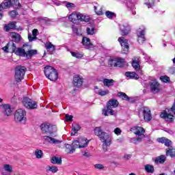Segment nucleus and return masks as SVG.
<instances>
[{
  "instance_id": "nucleus-1",
  "label": "nucleus",
  "mask_w": 175,
  "mask_h": 175,
  "mask_svg": "<svg viewBox=\"0 0 175 175\" xmlns=\"http://www.w3.org/2000/svg\"><path fill=\"white\" fill-rule=\"evenodd\" d=\"M94 135L98 136L103 143V150L104 151H107V148L110 147V145L111 144V136H110L109 133L103 131L100 126L94 129Z\"/></svg>"
},
{
  "instance_id": "nucleus-2",
  "label": "nucleus",
  "mask_w": 175,
  "mask_h": 175,
  "mask_svg": "<svg viewBox=\"0 0 175 175\" xmlns=\"http://www.w3.org/2000/svg\"><path fill=\"white\" fill-rule=\"evenodd\" d=\"M131 131L137 136L134 140L135 143H140L146 138V130L142 126H134L131 129Z\"/></svg>"
},
{
  "instance_id": "nucleus-3",
  "label": "nucleus",
  "mask_w": 175,
  "mask_h": 175,
  "mask_svg": "<svg viewBox=\"0 0 175 175\" xmlns=\"http://www.w3.org/2000/svg\"><path fill=\"white\" fill-rule=\"evenodd\" d=\"M68 18L71 23L76 24L77 21H85L88 23L90 21V17L87 15H84L80 12H72L68 16Z\"/></svg>"
},
{
  "instance_id": "nucleus-4",
  "label": "nucleus",
  "mask_w": 175,
  "mask_h": 175,
  "mask_svg": "<svg viewBox=\"0 0 175 175\" xmlns=\"http://www.w3.org/2000/svg\"><path fill=\"white\" fill-rule=\"evenodd\" d=\"M44 75L51 81H57L58 80L57 70L50 66H46L44 68Z\"/></svg>"
},
{
  "instance_id": "nucleus-5",
  "label": "nucleus",
  "mask_w": 175,
  "mask_h": 175,
  "mask_svg": "<svg viewBox=\"0 0 175 175\" xmlns=\"http://www.w3.org/2000/svg\"><path fill=\"white\" fill-rule=\"evenodd\" d=\"M14 120L16 122L25 124L27 122V111L23 109H18L15 111Z\"/></svg>"
},
{
  "instance_id": "nucleus-6",
  "label": "nucleus",
  "mask_w": 175,
  "mask_h": 175,
  "mask_svg": "<svg viewBox=\"0 0 175 175\" xmlns=\"http://www.w3.org/2000/svg\"><path fill=\"white\" fill-rule=\"evenodd\" d=\"M27 68L24 66H18L15 70L14 80L16 83H20L24 79V75H25V70Z\"/></svg>"
},
{
  "instance_id": "nucleus-7",
  "label": "nucleus",
  "mask_w": 175,
  "mask_h": 175,
  "mask_svg": "<svg viewBox=\"0 0 175 175\" xmlns=\"http://www.w3.org/2000/svg\"><path fill=\"white\" fill-rule=\"evenodd\" d=\"M88 143H90V141L86 138H80L78 140L73 141L72 147L74 148H85V147H88Z\"/></svg>"
},
{
  "instance_id": "nucleus-8",
  "label": "nucleus",
  "mask_w": 175,
  "mask_h": 175,
  "mask_svg": "<svg viewBox=\"0 0 175 175\" xmlns=\"http://www.w3.org/2000/svg\"><path fill=\"white\" fill-rule=\"evenodd\" d=\"M22 103L26 109H33L38 107V103L28 97L23 98Z\"/></svg>"
},
{
  "instance_id": "nucleus-9",
  "label": "nucleus",
  "mask_w": 175,
  "mask_h": 175,
  "mask_svg": "<svg viewBox=\"0 0 175 175\" xmlns=\"http://www.w3.org/2000/svg\"><path fill=\"white\" fill-rule=\"evenodd\" d=\"M118 40L121 45L122 54H128L129 51V43L128 42V40L125 39L124 37H120Z\"/></svg>"
},
{
  "instance_id": "nucleus-10",
  "label": "nucleus",
  "mask_w": 175,
  "mask_h": 175,
  "mask_svg": "<svg viewBox=\"0 0 175 175\" xmlns=\"http://www.w3.org/2000/svg\"><path fill=\"white\" fill-rule=\"evenodd\" d=\"M144 116V121L148 122L152 120V116L151 115V110L147 107H144L140 110Z\"/></svg>"
},
{
  "instance_id": "nucleus-11",
  "label": "nucleus",
  "mask_w": 175,
  "mask_h": 175,
  "mask_svg": "<svg viewBox=\"0 0 175 175\" xmlns=\"http://www.w3.org/2000/svg\"><path fill=\"white\" fill-rule=\"evenodd\" d=\"M14 0H5L3 3L0 5V20L2 18V10L3 9H9L13 6Z\"/></svg>"
},
{
  "instance_id": "nucleus-12",
  "label": "nucleus",
  "mask_w": 175,
  "mask_h": 175,
  "mask_svg": "<svg viewBox=\"0 0 175 175\" xmlns=\"http://www.w3.org/2000/svg\"><path fill=\"white\" fill-rule=\"evenodd\" d=\"M150 91L153 94H157V92H159L161 91V85H159V83H158L156 79L152 80L150 83Z\"/></svg>"
},
{
  "instance_id": "nucleus-13",
  "label": "nucleus",
  "mask_w": 175,
  "mask_h": 175,
  "mask_svg": "<svg viewBox=\"0 0 175 175\" xmlns=\"http://www.w3.org/2000/svg\"><path fill=\"white\" fill-rule=\"evenodd\" d=\"M27 44H25L21 48H18L15 51L16 55H18L19 57H27Z\"/></svg>"
},
{
  "instance_id": "nucleus-14",
  "label": "nucleus",
  "mask_w": 175,
  "mask_h": 175,
  "mask_svg": "<svg viewBox=\"0 0 175 175\" xmlns=\"http://www.w3.org/2000/svg\"><path fill=\"white\" fill-rule=\"evenodd\" d=\"M84 82V79L80 75H75L73 78V85L77 87V88H80L81 85H83V83Z\"/></svg>"
},
{
  "instance_id": "nucleus-15",
  "label": "nucleus",
  "mask_w": 175,
  "mask_h": 175,
  "mask_svg": "<svg viewBox=\"0 0 175 175\" xmlns=\"http://www.w3.org/2000/svg\"><path fill=\"white\" fill-rule=\"evenodd\" d=\"M83 46L91 50L95 47V45L91 42V40L87 37H83L81 42Z\"/></svg>"
},
{
  "instance_id": "nucleus-16",
  "label": "nucleus",
  "mask_w": 175,
  "mask_h": 175,
  "mask_svg": "<svg viewBox=\"0 0 175 175\" xmlns=\"http://www.w3.org/2000/svg\"><path fill=\"white\" fill-rule=\"evenodd\" d=\"M42 139L44 142H45L46 143H49V144H59V143H61V141H59V139H57L53 137L47 135L43 136Z\"/></svg>"
},
{
  "instance_id": "nucleus-17",
  "label": "nucleus",
  "mask_w": 175,
  "mask_h": 175,
  "mask_svg": "<svg viewBox=\"0 0 175 175\" xmlns=\"http://www.w3.org/2000/svg\"><path fill=\"white\" fill-rule=\"evenodd\" d=\"M145 33L146 31L144 30V29H139L137 31V41L139 43V44H143V43H144V42L146 41V38L144 37Z\"/></svg>"
},
{
  "instance_id": "nucleus-18",
  "label": "nucleus",
  "mask_w": 175,
  "mask_h": 175,
  "mask_svg": "<svg viewBox=\"0 0 175 175\" xmlns=\"http://www.w3.org/2000/svg\"><path fill=\"white\" fill-rule=\"evenodd\" d=\"M36 54H38V51L36 49H31V46L27 44L26 58H27V59H31L32 57H33V55H36Z\"/></svg>"
},
{
  "instance_id": "nucleus-19",
  "label": "nucleus",
  "mask_w": 175,
  "mask_h": 175,
  "mask_svg": "<svg viewBox=\"0 0 175 175\" xmlns=\"http://www.w3.org/2000/svg\"><path fill=\"white\" fill-rule=\"evenodd\" d=\"M1 108L3 110L5 116L7 117H10L12 116V107L9 104H3Z\"/></svg>"
},
{
  "instance_id": "nucleus-20",
  "label": "nucleus",
  "mask_w": 175,
  "mask_h": 175,
  "mask_svg": "<svg viewBox=\"0 0 175 175\" xmlns=\"http://www.w3.org/2000/svg\"><path fill=\"white\" fill-rule=\"evenodd\" d=\"M11 173H13V166L9 164H5L3 167L2 174L10 175Z\"/></svg>"
},
{
  "instance_id": "nucleus-21",
  "label": "nucleus",
  "mask_w": 175,
  "mask_h": 175,
  "mask_svg": "<svg viewBox=\"0 0 175 175\" xmlns=\"http://www.w3.org/2000/svg\"><path fill=\"white\" fill-rule=\"evenodd\" d=\"M103 115L107 116H116V112L113 110V108L109 107V105H107V109H103Z\"/></svg>"
},
{
  "instance_id": "nucleus-22",
  "label": "nucleus",
  "mask_w": 175,
  "mask_h": 175,
  "mask_svg": "<svg viewBox=\"0 0 175 175\" xmlns=\"http://www.w3.org/2000/svg\"><path fill=\"white\" fill-rule=\"evenodd\" d=\"M56 133H57V126L50 124L47 135H51V136L55 137V136H57Z\"/></svg>"
},
{
  "instance_id": "nucleus-23",
  "label": "nucleus",
  "mask_w": 175,
  "mask_h": 175,
  "mask_svg": "<svg viewBox=\"0 0 175 175\" xmlns=\"http://www.w3.org/2000/svg\"><path fill=\"white\" fill-rule=\"evenodd\" d=\"M94 12L98 16H102L103 14V6L96 4L94 6Z\"/></svg>"
},
{
  "instance_id": "nucleus-24",
  "label": "nucleus",
  "mask_w": 175,
  "mask_h": 175,
  "mask_svg": "<svg viewBox=\"0 0 175 175\" xmlns=\"http://www.w3.org/2000/svg\"><path fill=\"white\" fill-rule=\"evenodd\" d=\"M45 48L49 53L53 54V51H55V46L51 42H48L45 44Z\"/></svg>"
},
{
  "instance_id": "nucleus-25",
  "label": "nucleus",
  "mask_w": 175,
  "mask_h": 175,
  "mask_svg": "<svg viewBox=\"0 0 175 175\" xmlns=\"http://www.w3.org/2000/svg\"><path fill=\"white\" fill-rule=\"evenodd\" d=\"M120 29L121 31V34L122 35H128V33H129V32L131 31V27H129V26H125V25H120Z\"/></svg>"
},
{
  "instance_id": "nucleus-26",
  "label": "nucleus",
  "mask_w": 175,
  "mask_h": 175,
  "mask_svg": "<svg viewBox=\"0 0 175 175\" xmlns=\"http://www.w3.org/2000/svg\"><path fill=\"white\" fill-rule=\"evenodd\" d=\"M125 76L127 79H134L135 80H137L139 79V75L136 74L135 72H125Z\"/></svg>"
},
{
  "instance_id": "nucleus-27",
  "label": "nucleus",
  "mask_w": 175,
  "mask_h": 175,
  "mask_svg": "<svg viewBox=\"0 0 175 175\" xmlns=\"http://www.w3.org/2000/svg\"><path fill=\"white\" fill-rule=\"evenodd\" d=\"M65 151L67 152V154H72L75 152L76 148L73 147V143L72 145L66 144L65 145Z\"/></svg>"
},
{
  "instance_id": "nucleus-28",
  "label": "nucleus",
  "mask_w": 175,
  "mask_h": 175,
  "mask_svg": "<svg viewBox=\"0 0 175 175\" xmlns=\"http://www.w3.org/2000/svg\"><path fill=\"white\" fill-rule=\"evenodd\" d=\"M81 127H80V125L77 123L72 124V128L71 131V136H75V133H77L81 129Z\"/></svg>"
},
{
  "instance_id": "nucleus-29",
  "label": "nucleus",
  "mask_w": 175,
  "mask_h": 175,
  "mask_svg": "<svg viewBox=\"0 0 175 175\" xmlns=\"http://www.w3.org/2000/svg\"><path fill=\"white\" fill-rule=\"evenodd\" d=\"M107 105L111 109H115L118 107V101L116 99L109 100Z\"/></svg>"
},
{
  "instance_id": "nucleus-30",
  "label": "nucleus",
  "mask_w": 175,
  "mask_h": 175,
  "mask_svg": "<svg viewBox=\"0 0 175 175\" xmlns=\"http://www.w3.org/2000/svg\"><path fill=\"white\" fill-rule=\"evenodd\" d=\"M38 36V29H34L32 31V35H28V39L29 42H33V40H36V36Z\"/></svg>"
},
{
  "instance_id": "nucleus-31",
  "label": "nucleus",
  "mask_w": 175,
  "mask_h": 175,
  "mask_svg": "<svg viewBox=\"0 0 175 175\" xmlns=\"http://www.w3.org/2000/svg\"><path fill=\"white\" fill-rule=\"evenodd\" d=\"M50 127L49 123H44L40 125L41 131L42 133H46V135L49 133V129Z\"/></svg>"
},
{
  "instance_id": "nucleus-32",
  "label": "nucleus",
  "mask_w": 175,
  "mask_h": 175,
  "mask_svg": "<svg viewBox=\"0 0 175 175\" xmlns=\"http://www.w3.org/2000/svg\"><path fill=\"white\" fill-rule=\"evenodd\" d=\"M132 66L133 69H135V70L139 72V73H142V70H140V64H139V62H137V60H133Z\"/></svg>"
},
{
  "instance_id": "nucleus-33",
  "label": "nucleus",
  "mask_w": 175,
  "mask_h": 175,
  "mask_svg": "<svg viewBox=\"0 0 175 175\" xmlns=\"http://www.w3.org/2000/svg\"><path fill=\"white\" fill-rule=\"evenodd\" d=\"M103 83L105 87H112V85H114V80L113 79H104Z\"/></svg>"
},
{
  "instance_id": "nucleus-34",
  "label": "nucleus",
  "mask_w": 175,
  "mask_h": 175,
  "mask_svg": "<svg viewBox=\"0 0 175 175\" xmlns=\"http://www.w3.org/2000/svg\"><path fill=\"white\" fill-rule=\"evenodd\" d=\"M166 156L171 157V158L174 157H175V148L171 146L170 148L167 149Z\"/></svg>"
},
{
  "instance_id": "nucleus-35",
  "label": "nucleus",
  "mask_w": 175,
  "mask_h": 175,
  "mask_svg": "<svg viewBox=\"0 0 175 175\" xmlns=\"http://www.w3.org/2000/svg\"><path fill=\"white\" fill-rule=\"evenodd\" d=\"M166 161V156L161 155L154 159L155 163H165Z\"/></svg>"
},
{
  "instance_id": "nucleus-36",
  "label": "nucleus",
  "mask_w": 175,
  "mask_h": 175,
  "mask_svg": "<svg viewBox=\"0 0 175 175\" xmlns=\"http://www.w3.org/2000/svg\"><path fill=\"white\" fill-rule=\"evenodd\" d=\"M14 28H16V22H12L8 25H6L4 29L6 32H8V31H10V29H14Z\"/></svg>"
},
{
  "instance_id": "nucleus-37",
  "label": "nucleus",
  "mask_w": 175,
  "mask_h": 175,
  "mask_svg": "<svg viewBox=\"0 0 175 175\" xmlns=\"http://www.w3.org/2000/svg\"><path fill=\"white\" fill-rule=\"evenodd\" d=\"M86 32L88 35H94L96 33L95 31V27L94 25H91L87 27Z\"/></svg>"
},
{
  "instance_id": "nucleus-38",
  "label": "nucleus",
  "mask_w": 175,
  "mask_h": 175,
  "mask_svg": "<svg viewBox=\"0 0 175 175\" xmlns=\"http://www.w3.org/2000/svg\"><path fill=\"white\" fill-rule=\"evenodd\" d=\"M34 155L37 159H42V158H43V151L40 149H36L34 151Z\"/></svg>"
},
{
  "instance_id": "nucleus-39",
  "label": "nucleus",
  "mask_w": 175,
  "mask_h": 175,
  "mask_svg": "<svg viewBox=\"0 0 175 175\" xmlns=\"http://www.w3.org/2000/svg\"><path fill=\"white\" fill-rule=\"evenodd\" d=\"M51 163H53V165H61L62 163V159L60 157H52Z\"/></svg>"
},
{
  "instance_id": "nucleus-40",
  "label": "nucleus",
  "mask_w": 175,
  "mask_h": 175,
  "mask_svg": "<svg viewBox=\"0 0 175 175\" xmlns=\"http://www.w3.org/2000/svg\"><path fill=\"white\" fill-rule=\"evenodd\" d=\"M125 64V59L122 58H116V66L122 68Z\"/></svg>"
},
{
  "instance_id": "nucleus-41",
  "label": "nucleus",
  "mask_w": 175,
  "mask_h": 175,
  "mask_svg": "<svg viewBox=\"0 0 175 175\" xmlns=\"http://www.w3.org/2000/svg\"><path fill=\"white\" fill-rule=\"evenodd\" d=\"M70 53L72 57L77 58L78 59H80V58H83V57H84V54H83V53L71 51Z\"/></svg>"
},
{
  "instance_id": "nucleus-42",
  "label": "nucleus",
  "mask_w": 175,
  "mask_h": 175,
  "mask_svg": "<svg viewBox=\"0 0 175 175\" xmlns=\"http://www.w3.org/2000/svg\"><path fill=\"white\" fill-rule=\"evenodd\" d=\"M8 50H12V53H15L16 50H17V49L16 47V44H14V42L11 41V42H8Z\"/></svg>"
},
{
  "instance_id": "nucleus-43",
  "label": "nucleus",
  "mask_w": 175,
  "mask_h": 175,
  "mask_svg": "<svg viewBox=\"0 0 175 175\" xmlns=\"http://www.w3.org/2000/svg\"><path fill=\"white\" fill-rule=\"evenodd\" d=\"M11 37L12 38L13 40H14V42H18L20 39H21V36H20V34L14 32L11 33Z\"/></svg>"
},
{
  "instance_id": "nucleus-44",
  "label": "nucleus",
  "mask_w": 175,
  "mask_h": 175,
  "mask_svg": "<svg viewBox=\"0 0 175 175\" xmlns=\"http://www.w3.org/2000/svg\"><path fill=\"white\" fill-rule=\"evenodd\" d=\"M144 169L147 173H154V166L150 164L146 165Z\"/></svg>"
},
{
  "instance_id": "nucleus-45",
  "label": "nucleus",
  "mask_w": 175,
  "mask_h": 175,
  "mask_svg": "<svg viewBox=\"0 0 175 175\" xmlns=\"http://www.w3.org/2000/svg\"><path fill=\"white\" fill-rule=\"evenodd\" d=\"M118 95L120 98H122L123 100H129V96H128V95L124 92H120L118 94Z\"/></svg>"
},
{
  "instance_id": "nucleus-46",
  "label": "nucleus",
  "mask_w": 175,
  "mask_h": 175,
  "mask_svg": "<svg viewBox=\"0 0 175 175\" xmlns=\"http://www.w3.org/2000/svg\"><path fill=\"white\" fill-rule=\"evenodd\" d=\"M154 3H155V0H145V5L148 6V9H150V8H152V6H154Z\"/></svg>"
},
{
  "instance_id": "nucleus-47",
  "label": "nucleus",
  "mask_w": 175,
  "mask_h": 175,
  "mask_svg": "<svg viewBox=\"0 0 175 175\" xmlns=\"http://www.w3.org/2000/svg\"><path fill=\"white\" fill-rule=\"evenodd\" d=\"M46 169L49 172H51L52 173H57L58 172V167L55 166L48 165Z\"/></svg>"
},
{
  "instance_id": "nucleus-48",
  "label": "nucleus",
  "mask_w": 175,
  "mask_h": 175,
  "mask_svg": "<svg viewBox=\"0 0 175 175\" xmlns=\"http://www.w3.org/2000/svg\"><path fill=\"white\" fill-rule=\"evenodd\" d=\"M109 92L108 90H100L96 92V94H98V95H100V96H105V95L109 94Z\"/></svg>"
},
{
  "instance_id": "nucleus-49",
  "label": "nucleus",
  "mask_w": 175,
  "mask_h": 175,
  "mask_svg": "<svg viewBox=\"0 0 175 175\" xmlns=\"http://www.w3.org/2000/svg\"><path fill=\"white\" fill-rule=\"evenodd\" d=\"M105 16L107 17V18H109V20H111L113 17H116V14L114 12H111L110 11H107L105 12Z\"/></svg>"
},
{
  "instance_id": "nucleus-50",
  "label": "nucleus",
  "mask_w": 175,
  "mask_h": 175,
  "mask_svg": "<svg viewBox=\"0 0 175 175\" xmlns=\"http://www.w3.org/2000/svg\"><path fill=\"white\" fill-rule=\"evenodd\" d=\"M64 5L67 9H73V8H76V5L73 3L65 2Z\"/></svg>"
},
{
  "instance_id": "nucleus-51",
  "label": "nucleus",
  "mask_w": 175,
  "mask_h": 175,
  "mask_svg": "<svg viewBox=\"0 0 175 175\" xmlns=\"http://www.w3.org/2000/svg\"><path fill=\"white\" fill-rule=\"evenodd\" d=\"M109 64L111 66H117V59H116V58L111 59L109 62Z\"/></svg>"
},
{
  "instance_id": "nucleus-52",
  "label": "nucleus",
  "mask_w": 175,
  "mask_h": 175,
  "mask_svg": "<svg viewBox=\"0 0 175 175\" xmlns=\"http://www.w3.org/2000/svg\"><path fill=\"white\" fill-rule=\"evenodd\" d=\"M160 80L163 81V83H169V81H170V78L166 76H161Z\"/></svg>"
},
{
  "instance_id": "nucleus-53",
  "label": "nucleus",
  "mask_w": 175,
  "mask_h": 175,
  "mask_svg": "<svg viewBox=\"0 0 175 175\" xmlns=\"http://www.w3.org/2000/svg\"><path fill=\"white\" fill-rule=\"evenodd\" d=\"M12 1V6L14 8H21V4L20 3V1L18 0H13Z\"/></svg>"
},
{
  "instance_id": "nucleus-54",
  "label": "nucleus",
  "mask_w": 175,
  "mask_h": 175,
  "mask_svg": "<svg viewBox=\"0 0 175 175\" xmlns=\"http://www.w3.org/2000/svg\"><path fill=\"white\" fill-rule=\"evenodd\" d=\"M94 167L98 170H103L105 169V165L100 163H97L94 165Z\"/></svg>"
},
{
  "instance_id": "nucleus-55",
  "label": "nucleus",
  "mask_w": 175,
  "mask_h": 175,
  "mask_svg": "<svg viewBox=\"0 0 175 175\" xmlns=\"http://www.w3.org/2000/svg\"><path fill=\"white\" fill-rule=\"evenodd\" d=\"M126 6L129 7L130 9H135V4L132 1H129L126 3Z\"/></svg>"
},
{
  "instance_id": "nucleus-56",
  "label": "nucleus",
  "mask_w": 175,
  "mask_h": 175,
  "mask_svg": "<svg viewBox=\"0 0 175 175\" xmlns=\"http://www.w3.org/2000/svg\"><path fill=\"white\" fill-rule=\"evenodd\" d=\"M113 132H114L115 135L120 136V135H121V133L122 132V131H121V129H120V128H116L114 129Z\"/></svg>"
},
{
  "instance_id": "nucleus-57",
  "label": "nucleus",
  "mask_w": 175,
  "mask_h": 175,
  "mask_svg": "<svg viewBox=\"0 0 175 175\" xmlns=\"http://www.w3.org/2000/svg\"><path fill=\"white\" fill-rule=\"evenodd\" d=\"M164 144L167 147H170V146H172V141H170V139H168L167 138H165V141L164 142Z\"/></svg>"
},
{
  "instance_id": "nucleus-58",
  "label": "nucleus",
  "mask_w": 175,
  "mask_h": 175,
  "mask_svg": "<svg viewBox=\"0 0 175 175\" xmlns=\"http://www.w3.org/2000/svg\"><path fill=\"white\" fill-rule=\"evenodd\" d=\"M131 158H132V154H126L123 156V159H124V161H129Z\"/></svg>"
},
{
  "instance_id": "nucleus-59",
  "label": "nucleus",
  "mask_w": 175,
  "mask_h": 175,
  "mask_svg": "<svg viewBox=\"0 0 175 175\" xmlns=\"http://www.w3.org/2000/svg\"><path fill=\"white\" fill-rule=\"evenodd\" d=\"M66 121L70 122L73 121V116L68 114L66 115Z\"/></svg>"
},
{
  "instance_id": "nucleus-60",
  "label": "nucleus",
  "mask_w": 175,
  "mask_h": 175,
  "mask_svg": "<svg viewBox=\"0 0 175 175\" xmlns=\"http://www.w3.org/2000/svg\"><path fill=\"white\" fill-rule=\"evenodd\" d=\"M157 141L159 143H162L163 144H165V142H166V138L165 137H160L157 139Z\"/></svg>"
},
{
  "instance_id": "nucleus-61",
  "label": "nucleus",
  "mask_w": 175,
  "mask_h": 175,
  "mask_svg": "<svg viewBox=\"0 0 175 175\" xmlns=\"http://www.w3.org/2000/svg\"><path fill=\"white\" fill-rule=\"evenodd\" d=\"M10 17H12V18L16 17V16H17V12L16 11H11L10 12Z\"/></svg>"
},
{
  "instance_id": "nucleus-62",
  "label": "nucleus",
  "mask_w": 175,
  "mask_h": 175,
  "mask_svg": "<svg viewBox=\"0 0 175 175\" xmlns=\"http://www.w3.org/2000/svg\"><path fill=\"white\" fill-rule=\"evenodd\" d=\"M72 31L74 33H76V35H79V29L76 27H72Z\"/></svg>"
},
{
  "instance_id": "nucleus-63",
  "label": "nucleus",
  "mask_w": 175,
  "mask_h": 175,
  "mask_svg": "<svg viewBox=\"0 0 175 175\" xmlns=\"http://www.w3.org/2000/svg\"><path fill=\"white\" fill-rule=\"evenodd\" d=\"M3 50L5 53H9V46L8 44L5 46L3 47Z\"/></svg>"
},
{
  "instance_id": "nucleus-64",
  "label": "nucleus",
  "mask_w": 175,
  "mask_h": 175,
  "mask_svg": "<svg viewBox=\"0 0 175 175\" xmlns=\"http://www.w3.org/2000/svg\"><path fill=\"white\" fill-rule=\"evenodd\" d=\"M83 157H85L86 158H90V157H92V154H91L89 153V152H85L83 154Z\"/></svg>"
}]
</instances>
